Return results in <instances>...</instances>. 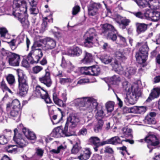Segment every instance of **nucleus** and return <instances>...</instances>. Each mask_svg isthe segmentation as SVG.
<instances>
[{"label":"nucleus","mask_w":160,"mask_h":160,"mask_svg":"<svg viewBox=\"0 0 160 160\" xmlns=\"http://www.w3.org/2000/svg\"><path fill=\"white\" fill-rule=\"evenodd\" d=\"M123 89L129 93V95L125 96L124 101L127 105H133L135 104L138 98L141 95V92L139 90L138 86L135 84L131 86L127 82H125L122 83Z\"/></svg>","instance_id":"nucleus-1"},{"label":"nucleus","mask_w":160,"mask_h":160,"mask_svg":"<svg viewBox=\"0 0 160 160\" xmlns=\"http://www.w3.org/2000/svg\"><path fill=\"white\" fill-rule=\"evenodd\" d=\"M14 135L13 139L17 144L16 146L10 145L5 148L6 150L9 153H15L18 151L17 147L22 148L25 147L27 144V142L22 137V135L18 133L17 129L14 130Z\"/></svg>","instance_id":"nucleus-2"},{"label":"nucleus","mask_w":160,"mask_h":160,"mask_svg":"<svg viewBox=\"0 0 160 160\" xmlns=\"http://www.w3.org/2000/svg\"><path fill=\"white\" fill-rule=\"evenodd\" d=\"M12 8V14L15 17H18L20 15L26 16L27 6L24 0H14Z\"/></svg>","instance_id":"nucleus-3"},{"label":"nucleus","mask_w":160,"mask_h":160,"mask_svg":"<svg viewBox=\"0 0 160 160\" xmlns=\"http://www.w3.org/2000/svg\"><path fill=\"white\" fill-rule=\"evenodd\" d=\"M17 73L18 76L19 93L21 96L26 94L28 89V85L27 77L22 70L18 69Z\"/></svg>","instance_id":"nucleus-4"},{"label":"nucleus","mask_w":160,"mask_h":160,"mask_svg":"<svg viewBox=\"0 0 160 160\" xmlns=\"http://www.w3.org/2000/svg\"><path fill=\"white\" fill-rule=\"evenodd\" d=\"M140 46L142 47L139 49V52L136 53V58L138 63L141 64L144 63L147 59L149 48L147 42H138L136 45L137 47Z\"/></svg>","instance_id":"nucleus-5"},{"label":"nucleus","mask_w":160,"mask_h":160,"mask_svg":"<svg viewBox=\"0 0 160 160\" xmlns=\"http://www.w3.org/2000/svg\"><path fill=\"white\" fill-rule=\"evenodd\" d=\"M100 60L102 62L105 64L110 63L113 69L118 73H121L123 70V68L119 64L118 61L109 55H104L100 58Z\"/></svg>","instance_id":"nucleus-6"},{"label":"nucleus","mask_w":160,"mask_h":160,"mask_svg":"<svg viewBox=\"0 0 160 160\" xmlns=\"http://www.w3.org/2000/svg\"><path fill=\"white\" fill-rule=\"evenodd\" d=\"M97 34L95 29L90 28L86 33L84 35V45L87 48L92 47L94 43L96 42L98 38L96 37Z\"/></svg>","instance_id":"nucleus-7"},{"label":"nucleus","mask_w":160,"mask_h":160,"mask_svg":"<svg viewBox=\"0 0 160 160\" xmlns=\"http://www.w3.org/2000/svg\"><path fill=\"white\" fill-rule=\"evenodd\" d=\"M2 53L3 55L6 54V59L9 65L13 66H18L20 62V56L16 53L2 49Z\"/></svg>","instance_id":"nucleus-8"},{"label":"nucleus","mask_w":160,"mask_h":160,"mask_svg":"<svg viewBox=\"0 0 160 160\" xmlns=\"http://www.w3.org/2000/svg\"><path fill=\"white\" fill-rule=\"evenodd\" d=\"M42 56L43 53L40 49L35 48L34 46H32V50L27 57V59L32 64L37 63Z\"/></svg>","instance_id":"nucleus-9"},{"label":"nucleus","mask_w":160,"mask_h":160,"mask_svg":"<svg viewBox=\"0 0 160 160\" xmlns=\"http://www.w3.org/2000/svg\"><path fill=\"white\" fill-rule=\"evenodd\" d=\"M102 27L103 33L107 36L108 39L112 41L116 40L117 36L115 32H117V31L113 26L108 23H105L103 25Z\"/></svg>","instance_id":"nucleus-10"},{"label":"nucleus","mask_w":160,"mask_h":160,"mask_svg":"<svg viewBox=\"0 0 160 160\" xmlns=\"http://www.w3.org/2000/svg\"><path fill=\"white\" fill-rule=\"evenodd\" d=\"M81 73L86 75L97 76L100 72V69L97 66L82 67L81 68Z\"/></svg>","instance_id":"nucleus-11"},{"label":"nucleus","mask_w":160,"mask_h":160,"mask_svg":"<svg viewBox=\"0 0 160 160\" xmlns=\"http://www.w3.org/2000/svg\"><path fill=\"white\" fill-rule=\"evenodd\" d=\"M51 135L56 138L70 136L72 135L68 132V128L65 126L63 129L61 128L60 127L56 128L53 130Z\"/></svg>","instance_id":"nucleus-12"},{"label":"nucleus","mask_w":160,"mask_h":160,"mask_svg":"<svg viewBox=\"0 0 160 160\" xmlns=\"http://www.w3.org/2000/svg\"><path fill=\"white\" fill-rule=\"evenodd\" d=\"M11 108L10 103L9 102L7 104V111L8 117L12 118L16 121L18 122L20 120V116L21 112L20 110L18 108L15 109L12 108L10 110Z\"/></svg>","instance_id":"nucleus-13"},{"label":"nucleus","mask_w":160,"mask_h":160,"mask_svg":"<svg viewBox=\"0 0 160 160\" xmlns=\"http://www.w3.org/2000/svg\"><path fill=\"white\" fill-rule=\"evenodd\" d=\"M85 108L89 112H92L93 110H97L98 103L97 100L94 98L87 97L85 100Z\"/></svg>","instance_id":"nucleus-14"},{"label":"nucleus","mask_w":160,"mask_h":160,"mask_svg":"<svg viewBox=\"0 0 160 160\" xmlns=\"http://www.w3.org/2000/svg\"><path fill=\"white\" fill-rule=\"evenodd\" d=\"M35 93L38 97L44 99L47 103H51L52 101L49 97L47 91L40 86H37L36 88Z\"/></svg>","instance_id":"nucleus-15"},{"label":"nucleus","mask_w":160,"mask_h":160,"mask_svg":"<svg viewBox=\"0 0 160 160\" xmlns=\"http://www.w3.org/2000/svg\"><path fill=\"white\" fill-rule=\"evenodd\" d=\"M101 7V5L99 3L91 2L88 6L89 15L92 16L97 15L99 13V9Z\"/></svg>","instance_id":"nucleus-16"},{"label":"nucleus","mask_w":160,"mask_h":160,"mask_svg":"<svg viewBox=\"0 0 160 160\" xmlns=\"http://www.w3.org/2000/svg\"><path fill=\"white\" fill-rule=\"evenodd\" d=\"M78 117L73 114H71L67 118L65 126L68 128V127L71 128L75 127L79 122Z\"/></svg>","instance_id":"nucleus-17"},{"label":"nucleus","mask_w":160,"mask_h":160,"mask_svg":"<svg viewBox=\"0 0 160 160\" xmlns=\"http://www.w3.org/2000/svg\"><path fill=\"white\" fill-rule=\"evenodd\" d=\"M139 141L141 142H143L144 141L147 142L148 143L147 146L149 148H150L149 147L151 145L156 146L159 144L158 141L156 136L153 135H149L147 136L144 139H140Z\"/></svg>","instance_id":"nucleus-18"},{"label":"nucleus","mask_w":160,"mask_h":160,"mask_svg":"<svg viewBox=\"0 0 160 160\" xmlns=\"http://www.w3.org/2000/svg\"><path fill=\"white\" fill-rule=\"evenodd\" d=\"M42 42L44 45L43 49L45 50L53 49L56 46V41L53 39L47 38L42 40Z\"/></svg>","instance_id":"nucleus-19"},{"label":"nucleus","mask_w":160,"mask_h":160,"mask_svg":"<svg viewBox=\"0 0 160 160\" xmlns=\"http://www.w3.org/2000/svg\"><path fill=\"white\" fill-rule=\"evenodd\" d=\"M39 80L42 83H43L48 87L51 86L52 81L50 77L49 71L48 69L45 70V75L43 76L40 78Z\"/></svg>","instance_id":"nucleus-20"},{"label":"nucleus","mask_w":160,"mask_h":160,"mask_svg":"<svg viewBox=\"0 0 160 160\" xmlns=\"http://www.w3.org/2000/svg\"><path fill=\"white\" fill-rule=\"evenodd\" d=\"M110 144L113 145H116L118 144L121 143L123 141H125L127 142H129L131 144H133L134 141L130 140L129 139H126L125 140H121L120 138L118 136H115L109 139Z\"/></svg>","instance_id":"nucleus-21"},{"label":"nucleus","mask_w":160,"mask_h":160,"mask_svg":"<svg viewBox=\"0 0 160 160\" xmlns=\"http://www.w3.org/2000/svg\"><path fill=\"white\" fill-rule=\"evenodd\" d=\"M160 94V88H154L152 90L149 97L146 100V102H149L155 98H158Z\"/></svg>","instance_id":"nucleus-22"},{"label":"nucleus","mask_w":160,"mask_h":160,"mask_svg":"<svg viewBox=\"0 0 160 160\" xmlns=\"http://www.w3.org/2000/svg\"><path fill=\"white\" fill-rule=\"evenodd\" d=\"M152 23L149 24H146L144 23H140L137 22L136 23V26L137 28V31L138 34L144 32L147 28V27L150 26Z\"/></svg>","instance_id":"nucleus-23"},{"label":"nucleus","mask_w":160,"mask_h":160,"mask_svg":"<svg viewBox=\"0 0 160 160\" xmlns=\"http://www.w3.org/2000/svg\"><path fill=\"white\" fill-rule=\"evenodd\" d=\"M87 97L82 98H78L75 99L72 102V104H74L75 106L81 107H84L85 105V100Z\"/></svg>","instance_id":"nucleus-24"},{"label":"nucleus","mask_w":160,"mask_h":160,"mask_svg":"<svg viewBox=\"0 0 160 160\" xmlns=\"http://www.w3.org/2000/svg\"><path fill=\"white\" fill-rule=\"evenodd\" d=\"M53 99L54 103L58 105L60 107H64L65 104L63 102L62 100L58 98V92H54L53 93Z\"/></svg>","instance_id":"nucleus-25"},{"label":"nucleus","mask_w":160,"mask_h":160,"mask_svg":"<svg viewBox=\"0 0 160 160\" xmlns=\"http://www.w3.org/2000/svg\"><path fill=\"white\" fill-rule=\"evenodd\" d=\"M122 133L123 135L121 137L124 138V137L128 138L132 137V130L127 127H125L121 129Z\"/></svg>","instance_id":"nucleus-26"},{"label":"nucleus","mask_w":160,"mask_h":160,"mask_svg":"<svg viewBox=\"0 0 160 160\" xmlns=\"http://www.w3.org/2000/svg\"><path fill=\"white\" fill-rule=\"evenodd\" d=\"M116 22L118 24L119 27L123 29L126 28V27L129 25L130 21L127 19H121L120 21L116 20Z\"/></svg>","instance_id":"nucleus-27"},{"label":"nucleus","mask_w":160,"mask_h":160,"mask_svg":"<svg viewBox=\"0 0 160 160\" xmlns=\"http://www.w3.org/2000/svg\"><path fill=\"white\" fill-rule=\"evenodd\" d=\"M84 53L85 55L84 58L82 60V62L86 64L92 62L93 60V57L92 54L86 51H84Z\"/></svg>","instance_id":"nucleus-28"},{"label":"nucleus","mask_w":160,"mask_h":160,"mask_svg":"<svg viewBox=\"0 0 160 160\" xmlns=\"http://www.w3.org/2000/svg\"><path fill=\"white\" fill-rule=\"evenodd\" d=\"M23 16L26 17L27 16V14H26V16H25L24 15H20V16L19 15L18 17H17L18 18L19 20L21 22L23 27L25 28H28L29 25V23L26 17L22 18V17Z\"/></svg>","instance_id":"nucleus-29"},{"label":"nucleus","mask_w":160,"mask_h":160,"mask_svg":"<svg viewBox=\"0 0 160 160\" xmlns=\"http://www.w3.org/2000/svg\"><path fill=\"white\" fill-rule=\"evenodd\" d=\"M91 152L88 148L86 149L78 157V158L80 160H87L90 157Z\"/></svg>","instance_id":"nucleus-30"},{"label":"nucleus","mask_w":160,"mask_h":160,"mask_svg":"<svg viewBox=\"0 0 160 160\" xmlns=\"http://www.w3.org/2000/svg\"><path fill=\"white\" fill-rule=\"evenodd\" d=\"M136 72V69L133 67H129L127 68L125 72L126 77L129 78L130 76L134 75Z\"/></svg>","instance_id":"nucleus-31"},{"label":"nucleus","mask_w":160,"mask_h":160,"mask_svg":"<svg viewBox=\"0 0 160 160\" xmlns=\"http://www.w3.org/2000/svg\"><path fill=\"white\" fill-rule=\"evenodd\" d=\"M114 102L113 101H109L105 104V107L108 112H112L114 109Z\"/></svg>","instance_id":"nucleus-32"},{"label":"nucleus","mask_w":160,"mask_h":160,"mask_svg":"<svg viewBox=\"0 0 160 160\" xmlns=\"http://www.w3.org/2000/svg\"><path fill=\"white\" fill-rule=\"evenodd\" d=\"M90 143L93 144L95 146H99L100 139L96 137H92L89 139Z\"/></svg>","instance_id":"nucleus-33"},{"label":"nucleus","mask_w":160,"mask_h":160,"mask_svg":"<svg viewBox=\"0 0 160 160\" xmlns=\"http://www.w3.org/2000/svg\"><path fill=\"white\" fill-rule=\"evenodd\" d=\"M116 57L118 59L124 60L126 59L125 53L122 50L119 49L115 52Z\"/></svg>","instance_id":"nucleus-34"},{"label":"nucleus","mask_w":160,"mask_h":160,"mask_svg":"<svg viewBox=\"0 0 160 160\" xmlns=\"http://www.w3.org/2000/svg\"><path fill=\"white\" fill-rule=\"evenodd\" d=\"M160 19V12L157 11H152L151 20L153 21H157Z\"/></svg>","instance_id":"nucleus-35"},{"label":"nucleus","mask_w":160,"mask_h":160,"mask_svg":"<svg viewBox=\"0 0 160 160\" xmlns=\"http://www.w3.org/2000/svg\"><path fill=\"white\" fill-rule=\"evenodd\" d=\"M97 110V112L96 114V117L97 120H102V119L104 117L105 114L104 112L102 109L100 110Z\"/></svg>","instance_id":"nucleus-36"},{"label":"nucleus","mask_w":160,"mask_h":160,"mask_svg":"<svg viewBox=\"0 0 160 160\" xmlns=\"http://www.w3.org/2000/svg\"><path fill=\"white\" fill-rule=\"evenodd\" d=\"M11 107L12 108L17 109V108L19 110L20 109V103L18 99H14L12 101L11 103Z\"/></svg>","instance_id":"nucleus-37"},{"label":"nucleus","mask_w":160,"mask_h":160,"mask_svg":"<svg viewBox=\"0 0 160 160\" xmlns=\"http://www.w3.org/2000/svg\"><path fill=\"white\" fill-rule=\"evenodd\" d=\"M118 75H114L110 78V82L112 84H116L120 82Z\"/></svg>","instance_id":"nucleus-38"},{"label":"nucleus","mask_w":160,"mask_h":160,"mask_svg":"<svg viewBox=\"0 0 160 160\" xmlns=\"http://www.w3.org/2000/svg\"><path fill=\"white\" fill-rule=\"evenodd\" d=\"M103 123L102 120L98 121L97 124L94 128V130L96 132H98L101 130Z\"/></svg>","instance_id":"nucleus-39"},{"label":"nucleus","mask_w":160,"mask_h":160,"mask_svg":"<svg viewBox=\"0 0 160 160\" xmlns=\"http://www.w3.org/2000/svg\"><path fill=\"white\" fill-rule=\"evenodd\" d=\"M8 31L4 28H0V35L2 38H8L7 36L8 35Z\"/></svg>","instance_id":"nucleus-40"},{"label":"nucleus","mask_w":160,"mask_h":160,"mask_svg":"<svg viewBox=\"0 0 160 160\" xmlns=\"http://www.w3.org/2000/svg\"><path fill=\"white\" fill-rule=\"evenodd\" d=\"M138 5L141 8H144L147 6L148 2L146 0H136Z\"/></svg>","instance_id":"nucleus-41"},{"label":"nucleus","mask_w":160,"mask_h":160,"mask_svg":"<svg viewBox=\"0 0 160 160\" xmlns=\"http://www.w3.org/2000/svg\"><path fill=\"white\" fill-rule=\"evenodd\" d=\"M62 118L61 117H59L57 115H54L52 117V122L53 124H57L62 121Z\"/></svg>","instance_id":"nucleus-42"},{"label":"nucleus","mask_w":160,"mask_h":160,"mask_svg":"<svg viewBox=\"0 0 160 160\" xmlns=\"http://www.w3.org/2000/svg\"><path fill=\"white\" fill-rule=\"evenodd\" d=\"M144 122L146 124H153L155 123L153 118L150 117V116H147L144 120Z\"/></svg>","instance_id":"nucleus-43"},{"label":"nucleus","mask_w":160,"mask_h":160,"mask_svg":"<svg viewBox=\"0 0 160 160\" xmlns=\"http://www.w3.org/2000/svg\"><path fill=\"white\" fill-rule=\"evenodd\" d=\"M79 144L78 142H76V144L73 145L71 150L72 152V153L74 154H76L81 149V147L79 146Z\"/></svg>","instance_id":"nucleus-44"},{"label":"nucleus","mask_w":160,"mask_h":160,"mask_svg":"<svg viewBox=\"0 0 160 160\" xmlns=\"http://www.w3.org/2000/svg\"><path fill=\"white\" fill-rule=\"evenodd\" d=\"M152 13V11L148 9L146 11L143 15L146 19L148 20H150L151 19Z\"/></svg>","instance_id":"nucleus-45"},{"label":"nucleus","mask_w":160,"mask_h":160,"mask_svg":"<svg viewBox=\"0 0 160 160\" xmlns=\"http://www.w3.org/2000/svg\"><path fill=\"white\" fill-rule=\"evenodd\" d=\"M118 37L119 38L120 42H117V43L122 46H125L126 44V40L125 38L120 35H118Z\"/></svg>","instance_id":"nucleus-46"},{"label":"nucleus","mask_w":160,"mask_h":160,"mask_svg":"<svg viewBox=\"0 0 160 160\" xmlns=\"http://www.w3.org/2000/svg\"><path fill=\"white\" fill-rule=\"evenodd\" d=\"M26 137L27 138L30 140H33L36 138V136L34 132L29 131Z\"/></svg>","instance_id":"nucleus-47"},{"label":"nucleus","mask_w":160,"mask_h":160,"mask_svg":"<svg viewBox=\"0 0 160 160\" xmlns=\"http://www.w3.org/2000/svg\"><path fill=\"white\" fill-rule=\"evenodd\" d=\"M63 148V146L61 145L58 147L57 149H53L50 151V153L52 155L58 153L60 152V150L62 149Z\"/></svg>","instance_id":"nucleus-48"},{"label":"nucleus","mask_w":160,"mask_h":160,"mask_svg":"<svg viewBox=\"0 0 160 160\" xmlns=\"http://www.w3.org/2000/svg\"><path fill=\"white\" fill-rule=\"evenodd\" d=\"M43 69V68L40 66H36L32 68L33 73L37 74L40 72Z\"/></svg>","instance_id":"nucleus-49"},{"label":"nucleus","mask_w":160,"mask_h":160,"mask_svg":"<svg viewBox=\"0 0 160 160\" xmlns=\"http://www.w3.org/2000/svg\"><path fill=\"white\" fill-rule=\"evenodd\" d=\"M74 55L79 56L82 53V50L78 47H74Z\"/></svg>","instance_id":"nucleus-50"},{"label":"nucleus","mask_w":160,"mask_h":160,"mask_svg":"<svg viewBox=\"0 0 160 160\" xmlns=\"http://www.w3.org/2000/svg\"><path fill=\"white\" fill-rule=\"evenodd\" d=\"M7 80L9 84H12L15 82L14 76L12 75H10L7 78Z\"/></svg>","instance_id":"nucleus-51"},{"label":"nucleus","mask_w":160,"mask_h":160,"mask_svg":"<svg viewBox=\"0 0 160 160\" xmlns=\"http://www.w3.org/2000/svg\"><path fill=\"white\" fill-rule=\"evenodd\" d=\"M8 140L7 138L4 135L0 136V144L4 145L7 143Z\"/></svg>","instance_id":"nucleus-52"},{"label":"nucleus","mask_w":160,"mask_h":160,"mask_svg":"<svg viewBox=\"0 0 160 160\" xmlns=\"http://www.w3.org/2000/svg\"><path fill=\"white\" fill-rule=\"evenodd\" d=\"M44 150L39 148H36V153L39 156L42 157L43 155Z\"/></svg>","instance_id":"nucleus-53"},{"label":"nucleus","mask_w":160,"mask_h":160,"mask_svg":"<svg viewBox=\"0 0 160 160\" xmlns=\"http://www.w3.org/2000/svg\"><path fill=\"white\" fill-rule=\"evenodd\" d=\"M80 7L78 6H76L73 8L72 14L73 15L77 14L80 11Z\"/></svg>","instance_id":"nucleus-54"},{"label":"nucleus","mask_w":160,"mask_h":160,"mask_svg":"<svg viewBox=\"0 0 160 160\" xmlns=\"http://www.w3.org/2000/svg\"><path fill=\"white\" fill-rule=\"evenodd\" d=\"M146 108L144 106L138 107V113L142 114L146 111Z\"/></svg>","instance_id":"nucleus-55"},{"label":"nucleus","mask_w":160,"mask_h":160,"mask_svg":"<svg viewBox=\"0 0 160 160\" xmlns=\"http://www.w3.org/2000/svg\"><path fill=\"white\" fill-rule=\"evenodd\" d=\"M38 12V10L36 6L32 7L30 8V12L31 14L36 15Z\"/></svg>","instance_id":"nucleus-56"},{"label":"nucleus","mask_w":160,"mask_h":160,"mask_svg":"<svg viewBox=\"0 0 160 160\" xmlns=\"http://www.w3.org/2000/svg\"><path fill=\"white\" fill-rule=\"evenodd\" d=\"M133 14L138 18L141 19L143 18L144 15L141 12H134L133 13Z\"/></svg>","instance_id":"nucleus-57"},{"label":"nucleus","mask_w":160,"mask_h":160,"mask_svg":"<svg viewBox=\"0 0 160 160\" xmlns=\"http://www.w3.org/2000/svg\"><path fill=\"white\" fill-rule=\"evenodd\" d=\"M15 40L14 39L12 40L10 42V45L11 49L13 50H14L16 48L15 46Z\"/></svg>","instance_id":"nucleus-58"},{"label":"nucleus","mask_w":160,"mask_h":160,"mask_svg":"<svg viewBox=\"0 0 160 160\" xmlns=\"http://www.w3.org/2000/svg\"><path fill=\"white\" fill-rule=\"evenodd\" d=\"M71 82V79L68 78H61L60 82L62 84H64L66 82Z\"/></svg>","instance_id":"nucleus-59"},{"label":"nucleus","mask_w":160,"mask_h":160,"mask_svg":"<svg viewBox=\"0 0 160 160\" xmlns=\"http://www.w3.org/2000/svg\"><path fill=\"white\" fill-rule=\"evenodd\" d=\"M130 113H138V107L135 106L131 108H130Z\"/></svg>","instance_id":"nucleus-60"},{"label":"nucleus","mask_w":160,"mask_h":160,"mask_svg":"<svg viewBox=\"0 0 160 160\" xmlns=\"http://www.w3.org/2000/svg\"><path fill=\"white\" fill-rule=\"evenodd\" d=\"M89 82V80L88 79H81L78 81L77 83L79 84H83Z\"/></svg>","instance_id":"nucleus-61"},{"label":"nucleus","mask_w":160,"mask_h":160,"mask_svg":"<svg viewBox=\"0 0 160 160\" xmlns=\"http://www.w3.org/2000/svg\"><path fill=\"white\" fill-rule=\"evenodd\" d=\"M47 23V22L43 20V22L41 24L42 31V32L44 31L46 29Z\"/></svg>","instance_id":"nucleus-62"},{"label":"nucleus","mask_w":160,"mask_h":160,"mask_svg":"<svg viewBox=\"0 0 160 160\" xmlns=\"http://www.w3.org/2000/svg\"><path fill=\"white\" fill-rule=\"evenodd\" d=\"M74 47L68 49L67 54L69 56L74 55Z\"/></svg>","instance_id":"nucleus-63"},{"label":"nucleus","mask_w":160,"mask_h":160,"mask_svg":"<svg viewBox=\"0 0 160 160\" xmlns=\"http://www.w3.org/2000/svg\"><path fill=\"white\" fill-rule=\"evenodd\" d=\"M148 6L150 9L151 11H156L155 10L157 9V7L154 5L152 4H150L148 2V4L147 6Z\"/></svg>","instance_id":"nucleus-64"}]
</instances>
